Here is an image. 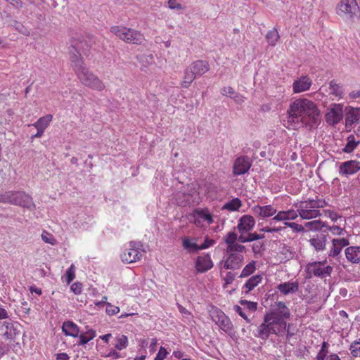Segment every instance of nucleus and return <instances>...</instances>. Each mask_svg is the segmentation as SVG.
Segmentation results:
<instances>
[{
    "label": "nucleus",
    "mask_w": 360,
    "mask_h": 360,
    "mask_svg": "<svg viewBox=\"0 0 360 360\" xmlns=\"http://www.w3.org/2000/svg\"><path fill=\"white\" fill-rule=\"evenodd\" d=\"M238 235L235 232H229L225 239L224 241L227 244V246L231 245L237 241Z\"/></svg>",
    "instance_id": "3c124183"
},
{
    "label": "nucleus",
    "mask_w": 360,
    "mask_h": 360,
    "mask_svg": "<svg viewBox=\"0 0 360 360\" xmlns=\"http://www.w3.org/2000/svg\"><path fill=\"white\" fill-rule=\"evenodd\" d=\"M255 270V262L254 261H252V262H250L248 264H247L243 268L239 277H240V278L248 277L250 275H251L252 274H253Z\"/></svg>",
    "instance_id": "a19ab883"
},
{
    "label": "nucleus",
    "mask_w": 360,
    "mask_h": 360,
    "mask_svg": "<svg viewBox=\"0 0 360 360\" xmlns=\"http://www.w3.org/2000/svg\"><path fill=\"white\" fill-rule=\"evenodd\" d=\"M4 327L6 329L3 333L4 338L6 340L14 338L15 336V330L13 328V325L12 323L4 322Z\"/></svg>",
    "instance_id": "c9c22d12"
},
{
    "label": "nucleus",
    "mask_w": 360,
    "mask_h": 360,
    "mask_svg": "<svg viewBox=\"0 0 360 360\" xmlns=\"http://www.w3.org/2000/svg\"><path fill=\"white\" fill-rule=\"evenodd\" d=\"M75 278V266L73 264L66 271V281L70 283Z\"/></svg>",
    "instance_id": "864d4df0"
},
{
    "label": "nucleus",
    "mask_w": 360,
    "mask_h": 360,
    "mask_svg": "<svg viewBox=\"0 0 360 360\" xmlns=\"http://www.w3.org/2000/svg\"><path fill=\"white\" fill-rule=\"evenodd\" d=\"M231 98H233L236 103L238 104L243 103L245 101V98L237 92H236L235 94H233V96H231Z\"/></svg>",
    "instance_id": "69168bd1"
},
{
    "label": "nucleus",
    "mask_w": 360,
    "mask_h": 360,
    "mask_svg": "<svg viewBox=\"0 0 360 360\" xmlns=\"http://www.w3.org/2000/svg\"><path fill=\"white\" fill-rule=\"evenodd\" d=\"M312 84L311 79L308 76H302L293 82L294 93H301L309 89Z\"/></svg>",
    "instance_id": "dca6fc26"
},
{
    "label": "nucleus",
    "mask_w": 360,
    "mask_h": 360,
    "mask_svg": "<svg viewBox=\"0 0 360 360\" xmlns=\"http://www.w3.org/2000/svg\"><path fill=\"white\" fill-rule=\"evenodd\" d=\"M360 170V162L352 160L342 162L339 167V173L342 176L352 175Z\"/></svg>",
    "instance_id": "f8f14e48"
},
{
    "label": "nucleus",
    "mask_w": 360,
    "mask_h": 360,
    "mask_svg": "<svg viewBox=\"0 0 360 360\" xmlns=\"http://www.w3.org/2000/svg\"><path fill=\"white\" fill-rule=\"evenodd\" d=\"M196 77L195 74L188 66L184 71V77L181 82V86L184 88L189 87Z\"/></svg>",
    "instance_id": "c85d7f7f"
},
{
    "label": "nucleus",
    "mask_w": 360,
    "mask_h": 360,
    "mask_svg": "<svg viewBox=\"0 0 360 360\" xmlns=\"http://www.w3.org/2000/svg\"><path fill=\"white\" fill-rule=\"evenodd\" d=\"M142 257V254L136 248L135 242H130L129 248L127 249L122 255V261L127 264H131L137 262Z\"/></svg>",
    "instance_id": "9b49d317"
},
{
    "label": "nucleus",
    "mask_w": 360,
    "mask_h": 360,
    "mask_svg": "<svg viewBox=\"0 0 360 360\" xmlns=\"http://www.w3.org/2000/svg\"><path fill=\"white\" fill-rule=\"evenodd\" d=\"M269 316L271 318V327L272 334L278 336H283L286 330L287 323L286 321L278 316V313L276 311H270Z\"/></svg>",
    "instance_id": "1a4fd4ad"
},
{
    "label": "nucleus",
    "mask_w": 360,
    "mask_h": 360,
    "mask_svg": "<svg viewBox=\"0 0 360 360\" xmlns=\"http://www.w3.org/2000/svg\"><path fill=\"white\" fill-rule=\"evenodd\" d=\"M333 268L331 266H326L324 267L320 266V263L310 262L306 266L307 277L311 278L312 276L324 278L327 276H330Z\"/></svg>",
    "instance_id": "6e6552de"
},
{
    "label": "nucleus",
    "mask_w": 360,
    "mask_h": 360,
    "mask_svg": "<svg viewBox=\"0 0 360 360\" xmlns=\"http://www.w3.org/2000/svg\"><path fill=\"white\" fill-rule=\"evenodd\" d=\"M309 243L316 250H323L326 247L324 238H314L309 240Z\"/></svg>",
    "instance_id": "e433bc0d"
},
{
    "label": "nucleus",
    "mask_w": 360,
    "mask_h": 360,
    "mask_svg": "<svg viewBox=\"0 0 360 360\" xmlns=\"http://www.w3.org/2000/svg\"><path fill=\"white\" fill-rule=\"evenodd\" d=\"M52 119V115H46L45 116L40 117L34 124H33V126L37 129H41L43 131H45V129L48 127L50 122H51Z\"/></svg>",
    "instance_id": "cd10ccee"
},
{
    "label": "nucleus",
    "mask_w": 360,
    "mask_h": 360,
    "mask_svg": "<svg viewBox=\"0 0 360 360\" xmlns=\"http://www.w3.org/2000/svg\"><path fill=\"white\" fill-rule=\"evenodd\" d=\"M0 202L10 203L30 210L35 209V204L31 195L25 191H6L0 194Z\"/></svg>",
    "instance_id": "7ed1b4c3"
},
{
    "label": "nucleus",
    "mask_w": 360,
    "mask_h": 360,
    "mask_svg": "<svg viewBox=\"0 0 360 360\" xmlns=\"http://www.w3.org/2000/svg\"><path fill=\"white\" fill-rule=\"evenodd\" d=\"M252 166L250 158L248 156L237 158L233 163V174L236 176L247 173Z\"/></svg>",
    "instance_id": "9d476101"
},
{
    "label": "nucleus",
    "mask_w": 360,
    "mask_h": 360,
    "mask_svg": "<svg viewBox=\"0 0 360 360\" xmlns=\"http://www.w3.org/2000/svg\"><path fill=\"white\" fill-rule=\"evenodd\" d=\"M290 122L301 123L310 129L316 127L321 120L316 104L307 98H299L292 102L288 110Z\"/></svg>",
    "instance_id": "f03ea898"
},
{
    "label": "nucleus",
    "mask_w": 360,
    "mask_h": 360,
    "mask_svg": "<svg viewBox=\"0 0 360 360\" xmlns=\"http://www.w3.org/2000/svg\"><path fill=\"white\" fill-rule=\"evenodd\" d=\"M255 225V220L251 215H243L239 220L237 229L240 233L251 231Z\"/></svg>",
    "instance_id": "a211bd4d"
},
{
    "label": "nucleus",
    "mask_w": 360,
    "mask_h": 360,
    "mask_svg": "<svg viewBox=\"0 0 360 360\" xmlns=\"http://www.w3.org/2000/svg\"><path fill=\"white\" fill-rule=\"evenodd\" d=\"M214 242L212 239L206 238L202 244L198 245L199 250L209 248L214 244Z\"/></svg>",
    "instance_id": "680f3d73"
},
{
    "label": "nucleus",
    "mask_w": 360,
    "mask_h": 360,
    "mask_svg": "<svg viewBox=\"0 0 360 360\" xmlns=\"http://www.w3.org/2000/svg\"><path fill=\"white\" fill-rule=\"evenodd\" d=\"M262 280L261 275H255L250 278L245 284V288H247L245 293H248L250 290L257 286Z\"/></svg>",
    "instance_id": "c756f323"
},
{
    "label": "nucleus",
    "mask_w": 360,
    "mask_h": 360,
    "mask_svg": "<svg viewBox=\"0 0 360 360\" xmlns=\"http://www.w3.org/2000/svg\"><path fill=\"white\" fill-rule=\"evenodd\" d=\"M63 332L68 336L76 338L79 335V327L72 321H65L63 324Z\"/></svg>",
    "instance_id": "b1692460"
},
{
    "label": "nucleus",
    "mask_w": 360,
    "mask_h": 360,
    "mask_svg": "<svg viewBox=\"0 0 360 360\" xmlns=\"http://www.w3.org/2000/svg\"><path fill=\"white\" fill-rule=\"evenodd\" d=\"M217 324L219 326V328L224 330L225 333L228 334H231L233 332V324L229 319V318L225 314L222 316V318L219 320Z\"/></svg>",
    "instance_id": "a878e982"
},
{
    "label": "nucleus",
    "mask_w": 360,
    "mask_h": 360,
    "mask_svg": "<svg viewBox=\"0 0 360 360\" xmlns=\"http://www.w3.org/2000/svg\"><path fill=\"white\" fill-rule=\"evenodd\" d=\"M328 344L323 342L321 345V349L316 356V360H325L327 357Z\"/></svg>",
    "instance_id": "49530a36"
},
{
    "label": "nucleus",
    "mask_w": 360,
    "mask_h": 360,
    "mask_svg": "<svg viewBox=\"0 0 360 360\" xmlns=\"http://www.w3.org/2000/svg\"><path fill=\"white\" fill-rule=\"evenodd\" d=\"M262 249H264L263 243H254L252 245V250L255 255L259 254Z\"/></svg>",
    "instance_id": "bf43d9fd"
},
{
    "label": "nucleus",
    "mask_w": 360,
    "mask_h": 360,
    "mask_svg": "<svg viewBox=\"0 0 360 360\" xmlns=\"http://www.w3.org/2000/svg\"><path fill=\"white\" fill-rule=\"evenodd\" d=\"M213 263L209 255L198 256L195 262V269L199 273H204L212 269Z\"/></svg>",
    "instance_id": "f3484780"
},
{
    "label": "nucleus",
    "mask_w": 360,
    "mask_h": 360,
    "mask_svg": "<svg viewBox=\"0 0 360 360\" xmlns=\"http://www.w3.org/2000/svg\"><path fill=\"white\" fill-rule=\"evenodd\" d=\"M278 289L284 295L295 292L298 290V284L297 283L285 282L278 285Z\"/></svg>",
    "instance_id": "bb28decb"
},
{
    "label": "nucleus",
    "mask_w": 360,
    "mask_h": 360,
    "mask_svg": "<svg viewBox=\"0 0 360 360\" xmlns=\"http://www.w3.org/2000/svg\"><path fill=\"white\" fill-rule=\"evenodd\" d=\"M183 247L188 250L198 252L199 250L198 245L195 243H192L188 238L183 240Z\"/></svg>",
    "instance_id": "c03bdc74"
},
{
    "label": "nucleus",
    "mask_w": 360,
    "mask_h": 360,
    "mask_svg": "<svg viewBox=\"0 0 360 360\" xmlns=\"http://www.w3.org/2000/svg\"><path fill=\"white\" fill-rule=\"evenodd\" d=\"M359 11L356 0H341L336 7V13L340 16L352 18Z\"/></svg>",
    "instance_id": "0eeeda50"
},
{
    "label": "nucleus",
    "mask_w": 360,
    "mask_h": 360,
    "mask_svg": "<svg viewBox=\"0 0 360 360\" xmlns=\"http://www.w3.org/2000/svg\"><path fill=\"white\" fill-rule=\"evenodd\" d=\"M233 308L235 311L237 312L242 318H243L247 323L250 322V320L248 318L246 314L243 312V309L240 306L235 305Z\"/></svg>",
    "instance_id": "052dcab7"
},
{
    "label": "nucleus",
    "mask_w": 360,
    "mask_h": 360,
    "mask_svg": "<svg viewBox=\"0 0 360 360\" xmlns=\"http://www.w3.org/2000/svg\"><path fill=\"white\" fill-rule=\"evenodd\" d=\"M197 193L195 188L192 186H188L183 190L177 191L174 195L173 199L179 206H186L196 202L195 196Z\"/></svg>",
    "instance_id": "423d86ee"
},
{
    "label": "nucleus",
    "mask_w": 360,
    "mask_h": 360,
    "mask_svg": "<svg viewBox=\"0 0 360 360\" xmlns=\"http://www.w3.org/2000/svg\"><path fill=\"white\" fill-rule=\"evenodd\" d=\"M325 213L328 215V217L331 219L332 221H336L337 219L340 217V216L335 212L331 210H324Z\"/></svg>",
    "instance_id": "0e129e2a"
},
{
    "label": "nucleus",
    "mask_w": 360,
    "mask_h": 360,
    "mask_svg": "<svg viewBox=\"0 0 360 360\" xmlns=\"http://www.w3.org/2000/svg\"><path fill=\"white\" fill-rule=\"evenodd\" d=\"M241 205L242 204L240 200L238 198H236L226 203L224 205L223 209L229 211H236L238 210L241 207Z\"/></svg>",
    "instance_id": "f704fd0d"
},
{
    "label": "nucleus",
    "mask_w": 360,
    "mask_h": 360,
    "mask_svg": "<svg viewBox=\"0 0 360 360\" xmlns=\"http://www.w3.org/2000/svg\"><path fill=\"white\" fill-rule=\"evenodd\" d=\"M330 94L336 96V97H342L343 95V91L342 87L336 84V82L334 80H332L330 82Z\"/></svg>",
    "instance_id": "4c0bfd02"
},
{
    "label": "nucleus",
    "mask_w": 360,
    "mask_h": 360,
    "mask_svg": "<svg viewBox=\"0 0 360 360\" xmlns=\"http://www.w3.org/2000/svg\"><path fill=\"white\" fill-rule=\"evenodd\" d=\"M246 250L245 247L243 245L237 243L236 242L229 245L226 248V253H238L240 254L241 252H245Z\"/></svg>",
    "instance_id": "58836bf2"
},
{
    "label": "nucleus",
    "mask_w": 360,
    "mask_h": 360,
    "mask_svg": "<svg viewBox=\"0 0 360 360\" xmlns=\"http://www.w3.org/2000/svg\"><path fill=\"white\" fill-rule=\"evenodd\" d=\"M284 225L292 229L295 232H303L304 231V227L303 226L295 222L285 221Z\"/></svg>",
    "instance_id": "8fccbe9b"
},
{
    "label": "nucleus",
    "mask_w": 360,
    "mask_h": 360,
    "mask_svg": "<svg viewBox=\"0 0 360 360\" xmlns=\"http://www.w3.org/2000/svg\"><path fill=\"white\" fill-rule=\"evenodd\" d=\"M280 38L278 30L274 28L270 30L266 35V39L269 45L274 46Z\"/></svg>",
    "instance_id": "473e14b6"
},
{
    "label": "nucleus",
    "mask_w": 360,
    "mask_h": 360,
    "mask_svg": "<svg viewBox=\"0 0 360 360\" xmlns=\"http://www.w3.org/2000/svg\"><path fill=\"white\" fill-rule=\"evenodd\" d=\"M236 91L235 90L231 87V86H225L221 90V94L224 96L231 97L233 96V94H235Z\"/></svg>",
    "instance_id": "6e6d98bb"
},
{
    "label": "nucleus",
    "mask_w": 360,
    "mask_h": 360,
    "mask_svg": "<svg viewBox=\"0 0 360 360\" xmlns=\"http://www.w3.org/2000/svg\"><path fill=\"white\" fill-rule=\"evenodd\" d=\"M252 210L255 214L264 218L271 217L276 213V209L270 205L265 206L256 205Z\"/></svg>",
    "instance_id": "4be33fe9"
},
{
    "label": "nucleus",
    "mask_w": 360,
    "mask_h": 360,
    "mask_svg": "<svg viewBox=\"0 0 360 360\" xmlns=\"http://www.w3.org/2000/svg\"><path fill=\"white\" fill-rule=\"evenodd\" d=\"M271 326V318L269 313H266L264 316L263 323L257 328V333L255 335V336L263 340H266L269 338L270 334H272Z\"/></svg>",
    "instance_id": "4468645a"
},
{
    "label": "nucleus",
    "mask_w": 360,
    "mask_h": 360,
    "mask_svg": "<svg viewBox=\"0 0 360 360\" xmlns=\"http://www.w3.org/2000/svg\"><path fill=\"white\" fill-rule=\"evenodd\" d=\"M110 31L127 43L141 44L145 41L144 36L139 31L131 28L124 26H113Z\"/></svg>",
    "instance_id": "39448f33"
},
{
    "label": "nucleus",
    "mask_w": 360,
    "mask_h": 360,
    "mask_svg": "<svg viewBox=\"0 0 360 360\" xmlns=\"http://www.w3.org/2000/svg\"><path fill=\"white\" fill-rule=\"evenodd\" d=\"M41 238L42 240L46 243L51 245H54L56 242V239L53 238V236L50 234L49 233L46 231H44L41 234Z\"/></svg>",
    "instance_id": "603ef678"
},
{
    "label": "nucleus",
    "mask_w": 360,
    "mask_h": 360,
    "mask_svg": "<svg viewBox=\"0 0 360 360\" xmlns=\"http://www.w3.org/2000/svg\"><path fill=\"white\" fill-rule=\"evenodd\" d=\"M91 46V43L81 40L79 38L72 41L70 49L71 66L77 78L84 86L98 91L105 89L104 83L86 66L81 56V51Z\"/></svg>",
    "instance_id": "f257e3e1"
},
{
    "label": "nucleus",
    "mask_w": 360,
    "mask_h": 360,
    "mask_svg": "<svg viewBox=\"0 0 360 360\" xmlns=\"http://www.w3.org/2000/svg\"><path fill=\"white\" fill-rule=\"evenodd\" d=\"M360 119V113L358 111H352L347 113L346 116V124L352 125L358 122Z\"/></svg>",
    "instance_id": "79ce46f5"
},
{
    "label": "nucleus",
    "mask_w": 360,
    "mask_h": 360,
    "mask_svg": "<svg viewBox=\"0 0 360 360\" xmlns=\"http://www.w3.org/2000/svg\"><path fill=\"white\" fill-rule=\"evenodd\" d=\"M189 67L197 77L202 76L210 70V65L208 62L203 60L194 61L189 65Z\"/></svg>",
    "instance_id": "aec40b11"
},
{
    "label": "nucleus",
    "mask_w": 360,
    "mask_h": 360,
    "mask_svg": "<svg viewBox=\"0 0 360 360\" xmlns=\"http://www.w3.org/2000/svg\"><path fill=\"white\" fill-rule=\"evenodd\" d=\"M241 305L245 306L251 311H255L257 309V303L254 302L242 300L240 301Z\"/></svg>",
    "instance_id": "09e8293b"
},
{
    "label": "nucleus",
    "mask_w": 360,
    "mask_h": 360,
    "mask_svg": "<svg viewBox=\"0 0 360 360\" xmlns=\"http://www.w3.org/2000/svg\"><path fill=\"white\" fill-rule=\"evenodd\" d=\"M194 214L195 216L207 221L209 224H212L213 222L212 217L207 209L195 210Z\"/></svg>",
    "instance_id": "72a5a7b5"
},
{
    "label": "nucleus",
    "mask_w": 360,
    "mask_h": 360,
    "mask_svg": "<svg viewBox=\"0 0 360 360\" xmlns=\"http://www.w3.org/2000/svg\"><path fill=\"white\" fill-rule=\"evenodd\" d=\"M106 312L109 315H114L120 311V309L117 307L112 306L110 303H107Z\"/></svg>",
    "instance_id": "4d7b16f0"
},
{
    "label": "nucleus",
    "mask_w": 360,
    "mask_h": 360,
    "mask_svg": "<svg viewBox=\"0 0 360 360\" xmlns=\"http://www.w3.org/2000/svg\"><path fill=\"white\" fill-rule=\"evenodd\" d=\"M328 205V202L323 199H309L300 202L297 205L299 216L303 219H311L321 215L319 208H323Z\"/></svg>",
    "instance_id": "20e7f679"
},
{
    "label": "nucleus",
    "mask_w": 360,
    "mask_h": 360,
    "mask_svg": "<svg viewBox=\"0 0 360 360\" xmlns=\"http://www.w3.org/2000/svg\"><path fill=\"white\" fill-rule=\"evenodd\" d=\"M128 343L127 338L125 335H122L117 339V343L115 345V347L118 350H122L127 347Z\"/></svg>",
    "instance_id": "de8ad7c7"
},
{
    "label": "nucleus",
    "mask_w": 360,
    "mask_h": 360,
    "mask_svg": "<svg viewBox=\"0 0 360 360\" xmlns=\"http://www.w3.org/2000/svg\"><path fill=\"white\" fill-rule=\"evenodd\" d=\"M325 117L328 124L335 125L338 124L343 117L342 107L340 105H334L328 109Z\"/></svg>",
    "instance_id": "ddd939ff"
},
{
    "label": "nucleus",
    "mask_w": 360,
    "mask_h": 360,
    "mask_svg": "<svg viewBox=\"0 0 360 360\" xmlns=\"http://www.w3.org/2000/svg\"><path fill=\"white\" fill-rule=\"evenodd\" d=\"M167 3L169 8L171 9L181 8V5L178 4L176 0H169Z\"/></svg>",
    "instance_id": "338daca9"
},
{
    "label": "nucleus",
    "mask_w": 360,
    "mask_h": 360,
    "mask_svg": "<svg viewBox=\"0 0 360 360\" xmlns=\"http://www.w3.org/2000/svg\"><path fill=\"white\" fill-rule=\"evenodd\" d=\"M324 224L321 220H314L305 224V227L314 231L321 230Z\"/></svg>",
    "instance_id": "37998d69"
},
{
    "label": "nucleus",
    "mask_w": 360,
    "mask_h": 360,
    "mask_svg": "<svg viewBox=\"0 0 360 360\" xmlns=\"http://www.w3.org/2000/svg\"><path fill=\"white\" fill-rule=\"evenodd\" d=\"M345 257L352 264L360 263V246H349L345 250Z\"/></svg>",
    "instance_id": "412c9836"
},
{
    "label": "nucleus",
    "mask_w": 360,
    "mask_h": 360,
    "mask_svg": "<svg viewBox=\"0 0 360 360\" xmlns=\"http://www.w3.org/2000/svg\"><path fill=\"white\" fill-rule=\"evenodd\" d=\"M299 215V213L294 210H289L288 211H280L275 215L270 221L271 224L274 221H288V220H294Z\"/></svg>",
    "instance_id": "5701e85b"
},
{
    "label": "nucleus",
    "mask_w": 360,
    "mask_h": 360,
    "mask_svg": "<svg viewBox=\"0 0 360 360\" xmlns=\"http://www.w3.org/2000/svg\"><path fill=\"white\" fill-rule=\"evenodd\" d=\"M349 350L351 351V354L353 356H360V339L351 344Z\"/></svg>",
    "instance_id": "a18cd8bd"
},
{
    "label": "nucleus",
    "mask_w": 360,
    "mask_h": 360,
    "mask_svg": "<svg viewBox=\"0 0 360 360\" xmlns=\"http://www.w3.org/2000/svg\"><path fill=\"white\" fill-rule=\"evenodd\" d=\"M329 230L330 232L335 235H341L342 233L343 229L340 228V226H333L329 228Z\"/></svg>",
    "instance_id": "774afa93"
},
{
    "label": "nucleus",
    "mask_w": 360,
    "mask_h": 360,
    "mask_svg": "<svg viewBox=\"0 0 360 360\" xmlns=\"http://www.w3.org/2000/svg\"><path fill=\"white\" fill-rule=\"evenodd\" d=\"M71 290L75 294L78 295L82 292V284L79 283H75L71 285Z\"/></svg>",
    "instance_id": "e2e57ef3"
},
{
    "label": "nucleus",
    "mask_w": 360,
    "mask_h": 360,
    "mask_svg": "<svg viewBox=\"0 0 360 360\" xmlns=\"http://www.w3.org/2000/svg\"><path fill=\"white\" fill-rule=\"evenodd\" d=\"M227 255L224 267L226 269H238L240 268L244 259L243 255L238 253H227Z\"/></svg>",
    "instance_id": "2eb2a0df"
},
{
    "label": "nucleus",
    "mask_w": 360,
    "mask_h": 360,
    "mask_svg": "<svg viewBox=\"0 0 360 360\" xmlns=\"http://www.w3.org/2000/svg\"><path fill=\"white\" fill-rule=\"evenodd\" d=\"M332 244L333 247L328 253V256L336 257L340 255L342 249L349 244V242L346 238H334L332 240Z\"/></svg>",
    "instance_id": "6ab92c4d"
},
{
    "label": "nucleus",
    "mask_w": 360,
    "mask_h": 360,
    "mask_svg": "<svg viewBox=\"0 0 360 360\" xmlns=\"http://www.w3.org/2000/svg\"><path fill=\"white\" fill-rule=\"evenodd\" d=\"M210 316L212 320L214 321L216 323L219 321V320L222 318V316H224L225 314L219 308L213 307L210 311Z\"/></svg>",
    "instance_id": "ea45409f"
},
{
    "label": "nucleus",
    "mask_w": 360,
    "mask_h": 360,
    "mask_svg": "<svg viewBox=\"0 0 360 360\" xmlns=\"http://www.w3.org/2000/svg\"><path fill=\"white\" fill-rule=\"evenodd\" d=\"M235 274L230 271L227 272L224 278V287H226L227 285L231 284L235 279Z\"/></svg>",
    "instance_id": "5fc2aeb1"
},
{
    "label": "nucleus",
    "mask_w": 360,
    "mask_h": 360,
    "mask_svg": "<svg viewBox=\"0 0 360 360\" xmlns=\"http://www.w3.org/2000/svg\"><path fill=\"white\" fill-rule=\"evenodd\" d=\"M167 354V352L166 349L163 347H161L154 360H164V359L166 357Z\"/></svg>",
    "instance_id": "13d9d810"
},
{
    "label": "nucleus",
    "mask_w": 360,
    "mask_h": 360,
    "mask_svg": "<svg viewBox=\"0 0 360 360\" xmlns=\"http://www.w3.org/2000/svg\"><path fill=\"white\" fill-rule=\"evenodd\" d=\"M278 311V316L283 319H288L290 316V309L286 307L285 304L283 302H278L276 304Z\"/></svg>",
    "instance_id": "7c9ffc66"
},
{
    "label": "nucleus",
    "mask_w": 360,
    "mask_h": 360,
    "mask_svg": "<svg viewBox=\"0 0 360 360\" xmlns=\"http://www.w3.org/2000/svg\"><path fill=\"white\" fill-rule=\"evenodd\" d=\"M347 143L345 146L342 148V151L346 153H352L356 147L360 144V140L356 139L354 135L350 134L347 136Z\"/></svg>",
    "instance_id": "393cba45"
},
{
    "label": "nucleus",
    "mask_w": 360,
    "mask_h": 360,
    "mask_svg": "<svg viewBox=\"0 0 360 360\" xmlns=\"http://www.w3.org/2000/svg\"><path fill=\"white\" fill-rule=\"evenodd\" d=\"M95 336H96L95 330H94L92 329L88 330L87 331L82 333L79 336V345H84L86 344L88 342H89L90 340L94 339Z\"/></svg>",
    "instance_id": "2f4dec72"
}]
</instances>
